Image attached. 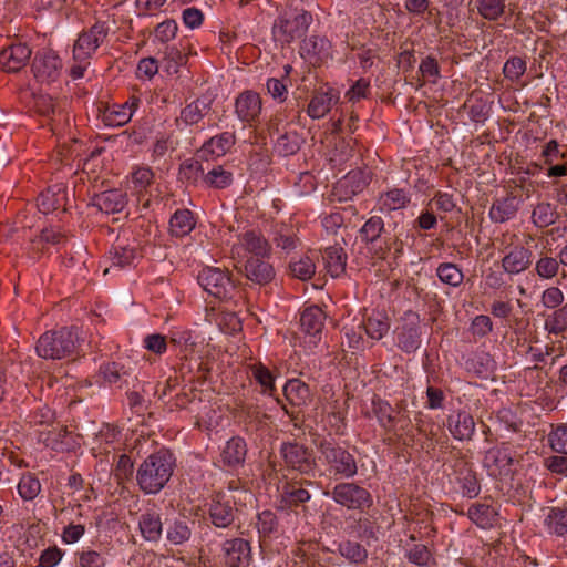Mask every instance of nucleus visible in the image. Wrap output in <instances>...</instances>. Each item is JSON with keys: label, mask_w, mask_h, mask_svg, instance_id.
<instances>
[{"label": "nucleus", "mask_w": 567, "mask_h": 567, "mask_svg": "<svg viewBox=\"0 0 567 567\" xmlns=\"http://www.w3.org/2000/svg\"><path fill=\"white\" fill-rule=\"evenodd\" d=\"M175 466L174 455L162 449L148 455L138 466L136 481L145 494H157L169 481Z\"/></svg>", "instance_id": "f257e3e1"}, {"label": "nucleus", "mask_w": 567, "mask_h": 567, "mask_svg": "<svg viewBox=\"0 0 567 567\" xmlns=\"http://www.w3.org/2000/svg\"><path fill=\"white\" fill-rule=\"evenodd\" d=\"M79 341L76 328H62L43 333L37 344V353L43 359L61 360L71 355Z\"/></svg>", "instance_id": "f03ea898"}, {"label": "nucleus", "mask_w": 567, "mask_h": 567, "mask_svg": "<svg viewBox=\"0 0 567 567\" xmlns=\"http://www.w3.org/2000/svg\"><path fill=\"white\" fill-rule=\"evenodd\" d=\"M312 22V16L300 8L284 10L275 20L272 35L277 42L289 44L303 35Z\"/></svg>", "instance_id": "7ed1b4c3"}, {"label": "nucleus", "mask_w": 567, "mask_h": 567, "mask_svg": "<svg viewBox=\"0 0 567 567\" xmlns=\"http://www.w3.org/2000/svg\"><path fill=\"white\" fill-rule=\"evenodd\" d=\"M522 454L509 444L493 446L485 452L483 466L487 475L499 481L513 477Z\"/></svg>", "instance_id": "20e7f679"}, {"label": "nucleus", "mask_w": 567, "mask_h": 567, "mask_svg": "<svg viewBox=\"0 0 567 567\" xmlns=\"http://www.w3.org/2000/svg\"><path fill=\"white\" fill-rule=\"evenodd\" d=\"M319 460L326 465L328 474L334 478H352L358 473L354 456L340 445L329 441L320 443Z\"/></svg>", "instance_id": "39448f33"}, {"label": "nucleus", "mask_w": 567, "mask_h": 567, "mask_svg": "<svg viewBox=\"0 0 567 567\" xmlns=\"http://www.w3.org/2000/svg\"><path fill=\"white\" fill-rule=\"evenodd\" d=\"M230 254L234 260L241 264L252 257H270L271 246L259 231L249 229L237 235Z\"/></svg>", "instance_id": "423d86ee"}, {"label": "nucleus", "mask_w": 567, "mask_h": 567, "mask_svg": "<svg viewBox=\"0 0 567 567\" xmlns=\"http://www.w3.org/2000/svg\"><path fill=\"white\" fill-rule=\"evenodd\" d=\"M110 32L107 22L97 21L87 29H84L73 45V60L87 61L96 50L105 42Z\"/></svg>", "instance_id": "0eeeda50"}, {"label": "nucleus", "mask_w": 567, "mask_h": 567, "mask_svg": "<svg viewBox=\"0 0 567 567\" xmlns=\"http://www.w3.org/2000/svg\"><path fill=\"white\" fill-rule=\"evenodd\" d=\"M323 494L348 509L364 511L373 503L370 492L354 483H339Z\"/></svg>", "instance_id": "6e6552de"}, {"label": "nucleus", "mask_w": 567, "mask_h": 567, "mask_svg": "<svg viewBox=\"0 0 567 567\" xmlns=\"http://www.w3.org/2000/svg\"><path fill=\"white\" fill-rule=\"evenodd\" d=\"M198 284L213 297L227 300L233 297L235 284L229 274L220 268L205 267L198 274Z\"/></svg>", "instance_id": "1a4fd4ad"}, {"label": "nucleus", "mask_w": 567, "mask_h": 567, "mask_svg": "<svg viewBox=\"0 0 567 567\" xmlns=\"http://www.w3.org/2000/svg\"><path fill=\"white\" fill-rule=\"evenodd\" d=\"M396 346L405 353L415 352L421 346L419 316L406 312L401 324L395 330Z\"/></svg>", "instance_id": "9d476101"}, {"label": "nucleus", "mask_w": 567, "mask_h": 567, "mask_svg": "<svg viewBox=\"0 0 567 567\" xmlns=\"http://www.w3.org/2000/svg\"><path fill=\"white\" fill-rule=\"evenodd\" d=\"M62 62L53 51L37 52L31 70L35 80L40 83H51L59 79Z\"/></svg>", "instance_id": "9b49d317"}, {"label": "nucleus", "mask_w": 567, "mask_h": 567, "mask_svg": "<svg viewBox=\"0 0 567 567\" xmlns=\"http://www.w3.org/2000/svg\"><path fill=\"white\" fill-rule=\"evenodd\" d=\"M281 455L288 467L311 475L315 473L316 461L312 453L298 443H286L281 446Z\"/></svg>", "instance_id": "f8f14e48"}, {"label": "nucleus", "mask_w": 567, "mask_h": 567, "mask_svg": "<svg viewBox=\"0 0 567 567\" xmlns=\"http://www.w3.org/2000/svg\"><path fill=\"white\" fill-rule=\"evenodd\" d=\"M141 100L131 96L123 104H113L106 106L101 112V120L106 126L118 127L127 124L140 106Z\"/></svg>", "instance_id": "ddd939ff"}, {"label": "nucleus", "mask_w": 567, "mask_h": 567, "mask_svg": "<svg viewBox=\"0 0 567 567\" xmlns=\"http://www.w3.org/2000/svg\"><path fill=\"white\" fill-rule=\"evenodd\" d=\"M300 54L309 63L320 64L332 56V44L326 37L313 34L302 41Z\"/></svg>", "instance_id": "4468645a"}, {"label": "nucleus", "mask_w": 567, "mask_h": 567, "mask_svg": "<svg viewBox=\"0 0 567 567\" xmlns=\"http://www.w3.org/2000/svg\"><path fill=\"white\" fill-rule=\"evenodd\" d=\"M31 49L25 43H14L0 51V69L8 73L20 71L31 56Z\"/></svg>", "instance_id": "2eb2a0df"}, {"label": "nucleus", "mask_w": 567, "mask_h": 567, "mask_svg": "<svg viewBox=\"0 0 567 567\" xmlns=\"http://www.w3.org/2000/svg\"><path fill=\"white\" fill-rule=\"evenodd\" d=\"M269 257H252L241 262L245 276L251 282L266 286L276 276L274 266L267 260Z\"/></svg>", "instance_id": "dca6fc26"}, {"label": "nucleus", "mask_w": 567, "mask_h": 567, "mask_svg": "<svg viewBox=\"0 0 567 567\" xmlns=\"http://www.w3.org/2000/svg\"><path fill=\"white\" fill-rule=\"evenodd\" d=\"M262 103L258 93L245 91L240 93L235 102V112L238 118L245 123H254L261 113Z\"/></svg>", "instance_id": "f3484780"}, {"label": "nucleus", "mask_w": 567, "mask_h": 567, "mask_svg": "<svg viewBox=\"0 0 567 567\" xmlns=\"http://www.w3.org/2000/svg\"><path fill=\"white\" fill-rule=\"evenodd\" d=\"M235 134L231 132H224L209 138L203 144L197 153L198 158L208 162L213 158L224 156L235 144Z\"/></svg>", "instance_id": "a211bd4d"}, {"label": "nucleus", "mask_w": 567, "mask_h": 567, "mask_svg": "<svg viewBox=\"0 0 567 567\" xmlns=\"http://www.w3.org/2000/svg\"><path fill=\"white\" fill-rule=\"evenodd\" d=\"M530 265L532 251L520 245L512 247L502 258V268L511 276L524 272Z\"/></svg>", "instance_id": "6ab92c4d"}, {"label": "nucleus", "mask_w": 567, "mask_h": 567, "mask_svg": "<svg viewBox=\"0 0 567 567\" xmlns=\"http://www.w3.org/2000/svg\"><path fill=\"white\" fill-rule=\"evenodd\" d=\"M454 480L464 497L475 498L481 492L476 473L465 462H458L454 471Z\"/></svg>", "instance_id": "aec40b11"}, {"label": "nucleus", "mask_w": 567, "mask_h": 567, "mask_svg": "<svg viewBox=\"0 0 567 567\" xmlns=\"http://www.w3.org/2000/svg\"><path fill=\"white\" fill-rule=\"evenodd\" d=\"M223 551L228 567H245L250 560L249 544L241 538L226 540Z\"/></svg>", "instance_id": "412c9836"}, {"label": "nucleus", "mask_w": 567, "mask_h": 567, "mask_svg": "<svg viewBox=\"0 0 567 567\" xmlns=\"http://www.w3.org/2000/svg\"><path fill=\"white\" fill-rule=\"evenodd\" d=\"M417 431L424 439V447L433 450L435 446H444L447 437L444 434L443 426L434 422L430 416L420 417L417 421Z\"/></svg>", "instance_id": "4be33fe9"}, {"label": "nucleus", "mask_w": 567, "mask_h": 567, "mask_svg": "<svg viewBox=\"0 0 567 567\" xmlns=\"http://www.w3.org/2000/svg\"><path fill=\"white\" fill-rule=\"evenodd\" d=\"M410 200L411 196L409 192L402 188H392L379 194L375 208L380 213L390 214L394 210L404 209Z\"/></svg>", "instance_id": "5701e85b"}, {"label": "nucleus", "mask_w": 567, "mask_h": 567, "mask_svg": "<svg viewBox=\"0 0 567 567\" xmlns=\"http://www.w3.org/2000/svg\"><path fill=\"white\" fill-rule=\"evenodd\" d=\"M447 430L457 441H468L475 432V422L473 416L462 410L447 417Z\"/></svg>", "instance_id": "b1692460"}, {"label": "nucleus", "mask_w": 567, "mask_h": 567, "mask_svg": "<svg viewBox=\"0 0 567 567\" xmlns=\"http://www.w3.org/2000/svg\"><path fill=\"white\" fill-rule=\"evenodd\" d=\"M136 257L137 251L135 245L117 239L109 251L111 266L104 269V275H106L111 268L122 269L132 266Z\"/></svg>", "instance_id": "393cba45"}, {"label": "nucleus", "mask_w": 567, "mask_h": 567, "mask_svg": "<svg viewBox=\"0 0 567 567\" xmlns=\"http://www.w3.org/2000/svg\"><path fill=\"white\" fill-rule=\"evenodd\" d=\"M247 454V445L244 439L234 436L228 440L220 453V461L227 467L235 468L244 464Z\"/></svg>", "instance_id": "a878e982"}, {"label": "nucleus", "mask_w": 567, "mask_h": 567, "mask_svg": "<svg viewBox=\"0 0 567 567\" xmlns=\"http://www.w3.org/2000/svg\"><path fill=\"white\" fill-rule=\"evenodd\" d=\"M93 205L105 214H115L125 207L126 196L118 189L105 190L93 197Z\"/></svg>", "instance_id": "bb28decb"}, {"label": "nucleus", "mask_w": 567, "mask_h": 567, "mask_svg": "<svg viewBox=\"0 0 567 567\" xmlns=\"http://www.w3.org/2000/svg\"><path fill=\"white\" fill-rule=\"evenodd\" d=\"M339 101V95L333 90L317 92L311 97L307 113L313 120L322 118Z\"/></svg>", "instance_id": "cd10ccee"}, {"label": "nucleus", "mask_w": 567, "mask_h": 567, "mask_svg": "<svg viewBox=\"0 0 567 567\" xmlns=\"http://www.w3.org/2000/svg\"><path fill=\"white\" fill-rule=\"evenodd\" d=\"M65 202V188L62 184H55L41 193L38 197V208L43 214H49L63 207Z\"/></svg>", "instance_id": "c85d7f7f"}, {"label": "nucleus", "mask_w": 567, "mask_h": 567, "mask_svg": "<svg viewBox=\"0 0 567 567\" xmlns=\"http://www.w3.org/2000/svg\"><path fill=\"white\" fill-rule=\"evenodd\" d=\"M324 320V312L319 307L312 306L302 311L300 326L306 334L317 338L322 331Z\"/></svg>", "instance_id": "c756f323"}, {"label": "nucleus", "mask_w": 567, "mask_h": 567, "mask_svg": "<svg viewBox=\"0 0 567 567\" xmlns=\"http://www.w3.org/2000/svg\"><path fill=\"white\" fill-rule=\"evenodd\" d=\"M358 328L363 329L368 338L378 341L388 333L390 321L385 313L373 312Z\"/></svg>", "instance_id": "7c9ffc66"}, {"label": "nucleus", "mask_w": 567, "mask_h": 567, "mask_svg": "<svg viewBox=\"0 0 567 567\" xmlns=\"http://www.w3.org/2000/svg\"><path fill=\"white\" fill-rule=\"evenodd\" d=\"M518 210V200L514 196L496 199L489 208V218L494 223L513 219Z\"/></svg>", "instance_id": "2f4dec72"}, {"label": "nucleus", "mask_w": 567, "mask_h": 567, "mask_svg": "<svg viewBox=\"0 0 567 567\" xmlns=\"http://www.w3.org/2000/svg\"><path fill=\"white\" fill-rule=\"evenodd\" d=\"M138 527L143 538L147 542L159 540L163 532L161 515L156 512H145L138 519Z\"/></svg>", "instance_id": "473e14b6"}, {"label": "nucleus", "mask_w": 567, "mask_h": 567, "mask_svg": "<svg viewBox=\"0 0 567 567\" xmlns=\"http://www.w3.org/2000/svg\"><path fill=\"white\" fill-rule=\"evenodd\" d=\"M544 525L550 534L567 535V503L564 506L548 508Z\"/></svg>", "instance_id": "72a5a7b5"}, {"label": "nucleus", "mask_w": 567, "mask_h": 567, "mask_svg": "<svg viewBox=\"0 0 567 567\" xmlns=\"http://www.w3.org/2000/svg\"><path fill=\"white\" fill-rule=\"evenodd\" d=\"M190 523L186 518H176L166 525V538L172 545H183L192 537Z\"/></svg>", "instance_id": "f704fd0d"}, {"label": "nucleus", "mask_w": 567, "mask_h": 567, "mask_svg": "<svg viewBox=\"0 0 567 567\" xmlns=\"http://www.w3.org/2000/svg\"><path fill=\"white\" fill-rule=\"evenodd\" d=\"M249 374L259 384L261 394L269 396L275 394V377L265 364L261 362L250 364Z\"/></svg>", "instance_id": "c9c22d12"}, {"label": "nucleus", "mask_w": 567, "mask_h": 567, "mask_svg": "<svg viewBox=\"0 0 567 567\" xmlns=\"http://www.w3.org/2000/svg\"><path fill=\"white\" fill-rule=\"evenodd\" d=\"M284 394L291 404L297 406L305 405L310 400L309 386L298 379H291L285 384Z\"/></svg>", "instance_id": "e433bc0d"}, {"label": "nucleus", "mask_w": 567, "mask_h": 567, "mask_svg": "<svg viewBox=\"0 0 567 567\" xmlns=\"http://www.w3.org/2000/svg\"><path fill=\"white\" fill-rule=\"evenodd\" d=\"M322 257L331 277L336 278L344 272L347 258L341 247L331 246L326 248Z\"/></svg>", "instance_id": "4c0bfd02"}, {"label": "nucleus", "mask_w": 567, "mask_h": 567, "mask_svg": "<svg viewBox=\"0 0 567 567\" xmlns=\"http://www.w3.org/2000/svg\"><path fill=\"white\" fill-rule=\"evenodd\" d=\"M195 227L193 214L188 209H178L169 220L171 233L176 237L188 235Z\"/></svg>", "instance_id": "58836bf2"}, {"label": "nucleus", "mask_w": 567, "mask_h": 567, "mask_svg": "<svg viewBox=\"0 0 567 567\" xmlns=\"http://www.w3.org/2000/svg\"><path fill=\"white\" fill-rule=\"evenodd\" d=\"M210 518L216 527H227L234 520V507L229 501H215L210 506Z\"/></svg>", "instance_id": "ea45409f"}, {"label": "nucleus", "mask_w": 567, "mask_h": 567, "mask_svg": "<svg viewBox=\"0 0 567 567\" xmlns=\"http://www.w3.org/2000/svg\"><path fill=\"white\" fill-rule=\"evenodd\" d=\"M289 269L292 277L300 280H308L312 278L316 272L315 258L309 255L292 258L289 264Z\"/></svg>", "instance_id": "a19ab883"}, {"label": "nucleus", "mask_w": 567, "mask_h": 567, "mask_svg": "<svg viewBox=\"0 0 567 567\" xmlns=\"http://www.w3.org/2000/svg\"><path fill=\"white\" fill-rule=\"evenodd\" d=\"M436 276L440 281L452 288H457L464 280V274L462 269L453 262H442L436 268Z\"/></svg>", "instance_id": "79ce46f5"}, {"label": "nucleus", "mask_w": 567, "mask_h": 567, "mask_svg": "<svg viewBox=\"0 0 567 567\" xmlns=\"http://www.w3.org/2000/svg\"><path fill=\"white\" fill-rule=\"evenodd\" d=\"M233 183V173L226 171L223 166L217 165L209 168L206 167L204 184L213 188H226Z\"/></svg>", "instance_id": "37998d69"}, {"label": "nucleus", "mask_w": 567, "mask_h": 567, "mask_svg": "<svg viewBox=\"0 0 567 567\" xmlns=\"http://www.w3.org/2000/svg\"><path fill=\"white\" fill-rule=\"evenodd\" d=\"M494 509L487 504H473L468 507V518L481 528H488L493 524Z\"/></svg>", "instance_id": "c03bdc74"}, {"label": "nucleus", "mask_w": 567, "mask_h": 567, "mask_svg": "<svg viewBox=\"0 0 567 567\" xmlns=\"http://www.w3.org/2000/svg\"><path fill=\"white\" fill-rule=\"evenodd\" d=\"M384 230V221L380 216H371L361 227L360 237L367 244H374Z\"/></svg>", "instance_id": "a18cd8bd"}, {"label": "nucleus", "mask_w": 567, "mask_h": 567, "mask_svg": "<svg viewBox=\"0 0 567 567\" xmlns=\"http://www.w3.org/2000/svg\"><path fill=\"white\" fill-rule=\"evenodd\" d=\"M208 110V104L204 100H196L187 104L181 112V121L186 125L197 124Z\"/></svg>", "instance_id": "49530a36"}, {"label": "nucleus", "mask_w": 567, "mask_h": 567, "mask_svg": "<svg viewBox=\"0 0 567 567\" xmlns=\"http://www.w3.org/2000/svg\"><path fill=\"white\" fill-rule=\"evenodd\" d=\"M299 146L300 140L296 132H285L282 134H278L275 144L276 151L284 156L295 154L299 150Z\"/></svg>", "instance_id": "de8ad7c7"}, {"label": "nucleus", "mask_w": 567, "mask_h": 567, "mask_svg": "<svg viewBox=\"0 0 567 567\" xmlns=\"http://www.w3.org/2000/svg\"><path fill=\"white\" fill-rule=\"evenodd\" d=\"M206 167L198 159H188L181 165V175L189 183L197 184L199 181L204 184Z\"/></svg>", "instance_id": "09e8293b"}, {"label": "nucleus", "mask_w": 567, "mask_h": 567, "mask_svg": "<svg viewBox=\"0 0 567 567\" xmlns=\"http://www.w3.org/2000/svg\"><path fill=\"white\" fill-rule=\"evenodd\" d=\"M41 492L39 480L32 474L23 475L18 484V493L24 501L34 499Z\"/></svg>", "instance_id": "8fccbe9b"}, {"label": "nucleus", "mask_w": 567, "mask_h": 567, "mask_svg": "<svg viewBox=\"0 0 567 567\" xmlns=\"http://www.w3.org/2000/svg\"><path fill=\"white\" fill-rule=\"evenodd\" d=\"M532 219L536 227H547L556 220L555 209L548 203H540L534 208Z\"/></svg>", "instance_id": "3c124183"}, {"label": "nucleus", "mask_w": 567, "mask_h": 567, "mask_svg": "<svg viewBox=\"0 0 567 567\" xmlns=\"http://www.w3.org/2000/svg\"><path fill=\"white\" fill-rule=\"evenodd\" d=\"M526 68L527 65L524 59L519 56H513L505 62L503 66V73L508 81L518 83L520 78L526 72Z\"/></svg>", "instance_id": "603ef678"}, {"label": "nucleus", "mask_w": 567, "mask_h": 567, "mask_svg": "<svg viewBox=\"0 0 567 567\" xmlns=\"http://www.w3.org/2000/svg\"><path fill=\"white\" fill-rule=\"evenodd\" d=\"M478 13L487 20H497L505 9L504 0H476Z\"/></svg>", "instance_id": "864d4df0"}, {"label": "nucleus", "mask_w": 567, "mask_h": 567, "mask_svg": "<svg viewBox=\"0 0 567 567\" xmlns=\"http://www.w3.org/2000/svg\"><path fill=\"white\" fill-rule=\"evenodd\" d=\"M545 329L554 334H559L567 330V302L545 321Z\"/></svg>", "instance_id": "5fc2aeb1"}, {"label": "nucleus", "mask_w": 567, "mask_h": 567, "mask_svg": "<svg viewBox=\"0 0 567 567\" xmlns=\"http://www.w3.org/2000/svg\"><path fill=\"white\" fill-rule=\"evenodd\" d=\"M338 550L342 557L352 563H361L367 558V550L357 542H342Z\"/></svg>", "instance_id": "6e6d98bb"}, {"label": "nucleus", "mask_w": 567, "mask_h": 567, "mask_svg": "<svg viewBox=\"0 0 567 567\" xmlns=\"http://www.w3.org/2000/svg\"><path fill=\"white\" fill-rule=\"evenodd\" d=\"M79 567H106L107 559L104 554L94 549H82L76 553Z\"/></svg>", "instance_id": "4d7b16f0"}, {"label": "nucleus", "mask_w": 567, "mask_h": 567, "mask_svg": "<svg viewBox=\"0 0 567 567\" xmlns=\"http://www.w3.org/2000/svg\"><path fill=\"white\" fill-rule=\"evenodd\" d=\"M560 262L554 257L543 256L535 264V271L542 279H551L557 276Z\"/></svg>", "instance_id": "13d9d810"}, {"label": "nucleus", "mask_w": 567, "mask_h": 567, "mask_svg": "<svg viewBox=\"0 0 567 567\" xmlns=\"http://www.w3.org/2000/svg\"><path fill=\"white\" fill-rule=\"evenodd\" d=\"M164 61L165 71L168 74H176L179 70V66L185 63V55L177 47H167L164 51Z\"/></svg>", "instance_id": "bf43d9fd"}, {"label": "nucleus", "mask_w": 567, "mask_h": 567, "mask_svg": "<svg viewBox=\"0 0 567 567\" xmlns=\"http://www.w3.org/2000/svg\"><path fill=\"white\" fill-rule=\"evenodd\" d=\"M154 174L148 167H138L132 172L131 184L136 194H142L152 183Z\"/></svg>", "instance_id": "052dcab7"}, {"label": "nucleus", "mask_w": 567, "mask_h": 567, "mask_svg": "<svg viewBox=\"0 0 567 567\" xmlns=\"http://www.w3.org/2000/svg\"><path fill=\"white\" fill-rule=\"evenodd\" d=\"M549 443L554 451L567 454V424L557 426L549 434Z\"/></svg>", "instance_id": "680f3d73"}, {"label": "nucleus", "mask_w": 567, "mask_h": 567, "mask_svg": "<svg viewBox=\"0 0 567 567\" xmlns=\"http://www.w3.org/2000/svg\"><path fill=\"white\" fill-rule=\"evenodd\" d=\"M406 557L409 561L419 566H426L432 559L429 548L421 544L413 545V547L408 550Z\"/></svg>", "instance_id": "e2e57ef3"}, {"label": "nucleus", "mask_w": 567, "mask_h": 567, "mask_svg": "<svg viewBox=\"0 0 567 567\" xmlns=\"http://www.w3.org/2000/svg\"><path fill=\"white\" fill-rule=\"evenodd\" d=\"M178 25L175 20H165L155 29V39L162 43H167L176 37Z\"/></svg>", "instance_id": "0e129e2a"}, {"label": "nucleus", "mask_w": 567, "mask_h": 567, "mask_svg": "<svg viewBox=\"0 0 567 567\" xmlns=\"http://www.w3.org/2000/svg\"><path fill=\"white\" fill-rule=\"evenodd\" d=\"M143 346L146 350L162 355L167 350L166 338L159 333H152L144 338Z\"/></svg>", "instance_id": "69168bd1"}, {"label": "nucleus", "mask_w": 567, "mask_h": 567, "mask_svg": "<svg viewBox=\"0 0 567 567\" xmlns=\"http://www.w3.org/2000/svg\"><path fill=\"white\" fill-rule=\"evenodd\" d=\"M64 551L56 546L44 549L39 558L40 567H55L62 560Z\"/></svg>", "instance_id": "338daca9"}, {"label": "nucleus", "mask_w": 567, "mask_h": 567, "mask_svg": "<svg viewBox=\"0 0 567 567\" xmlns=\"http://www.w3.org/2000/svg\"><path fill=\"white\" fill-rule=\"evenodd\" d=\"M182 20L186 28L194 30L198 29L203 24L204 14L202 10L195 7H189L183 10Z\"/></svg>", "instance_id": "774afa93"}]
</instances>
